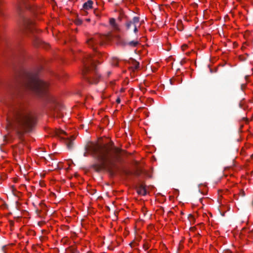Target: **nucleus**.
<instances>
[{
  "instance_id": "1",
  "label": "nucleus",
  "mask_w": 253,
  "mask_h": 253,
  "mask_svg": "<svg viewBox=\"0 0 253 253\" xmlns=\"http://www.w3.org/2000/svg\"><path fill=\"white\" fill-rule=\"evenodd\" d=\"M7 127L14 130L22 140L25 133L32 131L36 123V117L28 106L17 97L7 103Z\"/></svg>"
},
{
  "instance_id": "2",
  "label": "nucleus",
  "mask_w": 253,
  "mask_h": 253,
  "mask_svg": "<svg viewBox=\"0 0 253 253\" xmlns=\"http://www.w3.org/2000/svg\"><path fill=\"white\" fill-rule=\"evenodd\" d=\"M87 149L98 162L91 167L96 172L107 169L112 174H114L115 169H118L116 163L121 161V157L125 153L116 147L98 143H91L87 146Z\"/></svg>"
},
{
  "instance_id": "3",
  "label": "nucleus",
  "mask_w": 253,
  "mask_h": 253,
  "mask_svg": "<svg viewBox=\"0 0 253 253\" xmlns=\"http://www.w3.org/2000/svg\"><path fill=\"white\" fill-rule=\"evenodd\" d=\"M19 82L23 88L31 90L41 97L45 98L49 104V108L54 116L61 117L60 112L63 108L62 104L56 102L54 98L48 93V84L42 80L36 73L22 71L19 75Z\"/></svg>"
},
{
  "instance_id": "4",
  "label": "nucleus",
  "mask_w": 253,
  "mask_h": 253,
  "mask_svg": "<svg viewBox=\"0 0 253 253\" xmlns=\"http://www.w3.org/2000/svg\"><path fill=\"white\" fill-rule=\"evenodd\" d=\"M95 61L91 55H87L84 61V68L83 71L84 79L90 84H96L99 82L100 75L97 72Z\"/></svg>"
},
{
  "instance_id": "5",
  "label": "nucleus",
  "mask_w": 253,
  "mask_h": 253,
  "mask_svg": "<svg viewBox=\"0 0 253 253\" xmlns=\"http://www.w3.org/2000/svg\"><path fill=\"white\" fill-rule=\"evenodd\" d=\"M140 25V18L138 16H135L131 20H127L125 23L126 29L127 31H132L135 34L138 32V28Z\"/></svg>"
},
{
  "instance_id": "6",
  "label": "nucleus",
  "mask_w": 253,
  "mask_h": 253,
  "mask_svg": "<svg viewBox=\"0 0 253 253\" xmlns=\"http://www.w3.org/2000/svg\"><path fill=\"white\" fill-rule=\"evenodd\" d=\"M106 36H101L99 34H95L92 37L89 38L87 41V44L90 46L93 47V50L95 51V48L94 46L97 44H103L104 41L106 39Z\"/></svg>"
},
{
  "instance_id": "7",
  "label": "nucleus",
  "mask_w": 253,
  "mask_h": 253,
  "mask_svg": "<svg viewBox=\"0 0 253 253\" xmlns=\"http://www.w3.org/2000/svg\"><path fill=\"white\" fill-rule=\"evenodd\" d=\"M24 27L25 29V32L26 33L30 32L33 33L34 31V28L33 26V23L29 19L24 20Z\"/></svg>"
},
{
  "instance_id": "8",
  "label": "nucleus",
  "mask_w": 253,
  "mask_h": 253,
  "mask_svg": "<svg viewBox=\"0 0 253 253\" xmlns=\"http://www.w3.org/2000/svg\"><path fill=\"white\" fill-rule=\"evenodd\" d=\"M136 189L138 194L139 195L144 196L147 194L146 185L143 183H139L136 186Z\"/></svg>"
},
{
  "instance_id": "9",
  "label": "nucleus",
  "mask_w": 253,
  "mask_h": 253,
  "mask_svg": "<svg viewBox=\"0 0 253 253\" xmlns=\"http://www.w3.org/2000/svg\"><path fill=\"white\" fill-rule=\"evenodd\" d=\"M93 3V1L91 0H88L86 2L84 3L83 6V11L85 12V10L92 8Z\"/></svg>"
},
{
  "instance_id": "10",
  "label": "nucleus",
  "mask_w": 253,
  "mask_h": 253,
  "mask_svg": "<svg viewBox=\"0 0 253 253\" xmlns=\"http://www.w3.org/2000/svg\"><path fill=\"white\" fill-rule=\"evenodd\" d=\"M61 138L64 139L65 143L66 144L67 148L71 150L73 148V140L70 139L69 138H65L63 137H61Z\"/></svg>"
},
{
  "instance_id": "11",
  "label": "nucleus",
  "mask_w": 253,
  "mask_h": 253,
  "mask_svg": "<svg viewBox=\"0 0 253 253\" xmlns=\"http://www.w3.org/2000/svg\"><path fill=\"white\" fill-rule=\"evenodd\" d=\"M126 44L131 47H136L139 44V42L137 41H132L126 43Z\"/></svg>"
},
{
  "instance_id": "12",
  "label": "nucleus",
  "mask_w": 253,
  "mask_h": 253,
  "mask_svg": "<svg viewBox=\"0 0 253 253\" xmlns=\"http://www.w3.org/2000/svg\"><path fill=\"white\" fill-rule=\"evenodd\" d=\"M110 25L116 30H118L119 28L117 24L116 23V20L114 18H111L110 19Z\"/></svg>"
},
{
  "instance_id": "13",
  "label": "nucleus",
  "mask_w": 253,
  "mask_h": 253,
  "mask_svg": "<svg viewBox=\"0 0 253 253\" xmlns=\"http://www.w3.org/2000/svg\"><path fill=\"white\" fill-rule=\"evenodd\" d=\"M61 134H66V132L61 129H57L55 131V135L57 136L60 137Z\"/></svg>"
},
{
  "instance_id": "14",
  "label": "nucleus",
  "mask_w": 253,
  "mask_h": 253,
  "mask_svg": "<svg viewBox=\"0 0 253 253\" xmlns=\"http://www.w3.org/2000/svg\"><path fill=\"white\" fill-rule=\"evenodd\" d=\"M112 64L113 66H117L118 65V60L116 58H113L112 62Z\"/></svg>"
},
{
  "instance_id": "15",
  "label": "nucleus",
  "mask_w": 253,
  "mask_h": 253,
  "mask_svg": "<svg viewBox=\"0 0 253 253\" xmlns=\"http://www.w3.org/2000/svg\"><path fill=\"white\" fill-rule=\"evenodd\" d=\"M139 65V63L137 62V61H135L134 63V66L135 69H137L138 68Z\"/></svg>"
},
{
  "instance_id": "16",
  "label": "nucleus",
  "mask_w": 253,
  "mask_h": 253,
  "mask_svg": "<svg viewBox=\"0 0 253 253\" xmlns=\"http://www.w3.org/2000/svg\"><path fill=\"white\" fill-rule=\"evenodd\" d=\"M149 247L147 243H145L143 244V248L145 249V251L148 250L149 249Z\"/></svg>"
},
{
  "instance_id": "17",
  "label": "nucleus",
  "mask_w": 253,
  "mask_h": 253,
  "mask_svg": "<svg viewBox=\"0 0 253 253\" xmlns=\"http://www.w3.org/2000/svg\"><path fill=\"white\" fill-rule=\"evenodd\" d=\"M75 23L77 25H79L82 23V21L80 19H77L76 20Z\"/></svg>"
},
{
  "instance_id": "18",
  "label": "nucleus",
  "mask_w": 253,
  "mask_h": 253,
  "mask_svg": "<svg viewBox=\"0 0 253 253\" xmlns=\"http://www.w3.org/2000/svg\"><path fill=\"white\" fill-rule=\"evenodd\" d=\"M141 172V171L140 170H137L135 172H134V174L136 175V176H139L140 173Z\"/></svg>"
},
{
  "instance_id": "19",
  "label": "nucleus",
  "mask_w": 253,
  "mask_h": 253,
  "mask_svg": "<svg viewBox=\"0 0 253 253\" xmlns=\"http://www.w3.org/2000/svg\"><path fill=\"white\" fill-rule=\"evenodd\" d=\"M69 253H79L75 249H71L69 251Z\"/></svg>"
},
{
  "instance_id": "20",
  "label": "nucleus",
  "mask_w": 253,
  "mask_h": 253,
  "mask_svg": "<svg viewBox=\"0 0 253 253\" xmlns=\"http://www.w3.org/2000/svg\"><path fill=\"white\" fill-rule=\"evenodd\" d=\"M101 55V53L97 51H95V56L97 57L98 58H99Z\"/></svg>"
},
{
  "instance_id": "21",
  "label": "nucleus",
  "mask_w": 253,
  "mask_h": 253,
  "mask_svg": "<svg viewBox=\"0 0 253 253\" xmlns=\"http://www.w3.org/2000/svg\"><path fill=\"white\" fill-rule=\"evenodd\" d=\"M116 102H117V103H120L121 102V99L120 98H118L116 100Z\"/></svg>"
},
{
  "instance_id": "22",
  "label": "nucleus",
  "mask_w": 253,
  "mask_h": 253,
  "mask_svg": "<svg viewBox=\"0 0 253 253\" xmlns=\"http://www.w3.org/2000/svg\"><path fill=\"white\" fill-rule=\"evenodd\" d=\"M191 218H194V217L192 214H189V216H188V218L190 220Z\"/></svg>"
},
{
  "instance_id": "23",
  "label": "nucleus",
  "mask_w": 253,
  "mask_h": 253,
  "mask_svg": "<svg viewBox=\"0 0 253 253\" xmlns=\"http://www.w3.org/2000/svg\"><path fill=\"white\" fill-rule=\"evenodd\" d=\"M134 242H131L129 243V245L132 247L133 246V244Z\"/></svg>"
},
{
  "instance_id": "24",
  "label": "nucleus",
  "mask_w": 253,
  "mask_h": 253,
  "mask_svg": "<svg viewBox=\"0 0 253 253\" xmlns=\"http://www.w3.org/2000/svg\"><path fill=\"white\" fill-rule=\"evenodd\" d=\"M111 74V72L110 71H109L107 72V75L109 76Z\"/></svg>"
},
{
  "instance_id": "25",
  "label": "nucleus",
  "mask_w": 253,
  "mask_h": 253,
  "mask_svg": "<svg viewBox=\"0 0 253 253\" xmlns=\"http://www.w3.org/2000/svg\"><path fill=\"white\" fill-rule=\"evenodd\" d=\"M6 245L3 246L2 247V249L4 250L5 249V248H6Z\"/></svg>"
},
{
  "instance_id": "26",
  "label": "nucleus",
  "mask_w": 253,
  "mask_h": 253,
  "mask_svg": "<svg viewBox=\"0 0 253 253\" xmlns=\"http://www.w3.org/2000/svg\"><path fill=\"white\" fill-rule=\"evenodd\" d=\"M86 21H87V22H89V21H90V19H89V18L88 19H86Z\"/></svg>"
},
{
  "instance_id": "27",
  "label": "nucleus",
  "mask_w": 253,
  "mask_h": 253,
  "mask_svg": "<svg viewBox=\"0 0 253 253\" xmlns=\"http://www.w3.org/2000/svg\"><path fill=\"white\" fill-rule=\"evenodd\" d=\"M130 172H129V171H126V174H130Z\"/></svg>"
},
{
  "instance_id": "28",
  "label": "nucleus",
  "mask_w": 253,
  "mask_h": 253,
  "mask_svg": "<svg viewBox=\"0 0 253 253\" xmlns=\"http://www.w3.org/2000/svg\"><path fill=\"white\" fill-rule=\"evenodd\" d=\"M84 156H86V153L85 152L84 153Z\"/></svg>"
},
{
  "instance_id": "29",
  "label": "nucleus",
  "mask_w": 253,
  "mask_h": 253,
  "mask_svg": "<svg viewBox=\"0 0 253 253\" xmlns=\"http://www.w3.org/2000/svg\"><path fill=\"white\" fill-rule=\"evenodd\" d=\"M181 243H182V241H180V242H179V245L180 246L181 245Z\"/></svg>"
},
{
  "instance_id": "30",
  "label": "nucleus",
  "mask_w": 253,
  "mask_h": 253,
  "mask_svg": "<svg viewBox=\"0 0 253 253\" xmlns=\"http://www.w3.org/2000/svg\"><path fill=\"white\" fill-rule=\"evenodd\" d=\"M14 245V244H13V243H11V244H9V245H11V246H12V245Z\"/></svg>"
},
{
  "instance_id": "31",
  "label": "nucleus",
  "mask_w": 253,
  "mask_h": 253,
  "mask_svg": "<svg viewBox=\"0 0 253 253\" xmlns=\"http://www.w3.org/2000/svg\"><path fill=\"white\" fill-rule=\"evenodd\" d=\"M124 89L123 88H122V89H121V91H122V92L124 91Z\"/></svg>"
},
{
  "instance_id": "32",
  "label": "nucleus",
  "mask_w": 253,
  "mask_h": 253,
  "mask_svg": "<svg viewBox=\"0 0 253 253\" xmlns=\"http://www.w3.org/2000/svg\"><path fill=\"white\" fill-rule=\"evenodd\" d=\"M32 233H33V235H34L35 232H32Z\"/></svg>"
},
{
  "instance_id": "33",
  "label": "nucleus",
  "mask_w": 253,
  "mask_h": 253,
  "mask_svg": "<svg viewBox=\"0 0 253 253\" xmlns=\"http://www.w3.org/2000/svg\"><path fill=\"white\" fill-rule=\"evenodd\" d=\"M72 138H73V140L74 139V137L73 136H72Z\"/></svg>"
}]
</instances>
